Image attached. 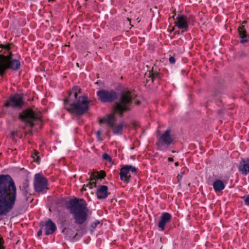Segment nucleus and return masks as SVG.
I'll return each mask as SVG.
<instances>
[{
	"label": "nucleus",
	"instance_id": "nucleus-1",
	"mask_svg": "<svg viewBox=\"0 0 249 249\" xmlns=\"http://www.w3.org/2000/svg\"><path fill=\"white\" fill-rule=\"evenodd\" d=\"M16 203V184L9 175H0V217L6 215Z\"/></svg>",
	"mask_w": 249,
	"mask_h": 249
},
{
	"label": "nucleus",
	"instance_id": "nucleus-2",
	"mask_svg": "<svg viewBox=\"0 0 249 249\" xmlns=\"http://www.w3.org/2000/svg\"><path fill=\"white\" fill-rule=\"evenodd\" d=\"M67 208L72 215L76 224L82 225L87 221L89 210L86 201L83 199H71L67 202Z\"/></svg>",
	"mask_w": 249,
	"mask_h": 249
},
{
	"label": "nucleus",
	"instance_id": "nucleus-3",
	"mask_svg": "<svg viewBox=\"0 0 249 249\" xmlns=\"http://www.w3.org/2000/svg\"><path fill=\"white\" fill-rule=\"evenodd\" d=\"M14 47L13 43L0 44V75H2L7 69L16 70V59L12 57L14 54L12 49Z\"/></svg>",
	"mask_w": 249,
	"mask_h": 249
},
{
	"label": "nucleus",
	"instance_id": "nucleus-4",
	"mask_svg": "<svg viewBox=\"0 0 249 249\" xmlns=\"http://www.w3.org/2000/svg\"><path fill=\"white\" fill-rule=\"evenodd\" d=\"M136 94L133 91L125 90L123 91L119 100L116 102L115 110L120 116H123L124 112L130 109L133 101L136 97Z\"/></svg>",
	"mask_w": 249,
	"mask_h": 249
},
{
	"label": "nucleus",
	"instance_id": "nucleus-5",
	"mask_svg": "<svg viewBox=\"0 0 249 249\" xmlns=\"http://www.w3.org/2000/svg\"><path fill=\"white\" fill-rule=\"evenodd\" d=\"M70 106H65V108L70 113L82 115L89 109V101L86 96H80L68 103Z\"/></svg>",
	"mask_w": 249,
	"mask_h": 249
},
{
	"label": "nucleus",
	"instance_id": "nucleus-6",
	"mask_svg": "<svg viewBox=\"0 0 249 249\" xmlns=\"http://www.w3.org/2000/svg\"><path fill=\"white\" fill-rule=\"evenodd\" d=\"M41 114L31 109H26L19 113L18 118L27 125L33 127L41 122Z\"/></svg>",
	"mask_w": 249,
	"mask_h": 249
},
{
	"label": "nucleus",
	"instance_id": "nucleus-7",
	"mask_svg": "<svg viewBox=\"0 0 249 249\" xmlns=\"http://www.w3.org/2000/svg\"><path fill=\"white\" fill-rule=\"evenodd\" d=\"M96 94L98 99L103 103H112L118 97V93L113 89H100Z\"/></svg>",
	"mask_w": 249,
	"mask_h": 249
},
{
	"label": "nucleus",
	"instance_id": "nucleus-8",
	"mask_svg": "<svg viewBox=\"0 0 249 249\" xmlns=\"http://www.w3.org/2000/svg\"><path fill=\"white\" fill-rule=\"evenodd\" d=\"M171 133V129L167 128L165 131L160 136L158 141L157 142L158 150L162 151L164 150V148L168 147L173 143L174 139L172 137Z\"/></svg>",
	"mask_w": 249,
	"mask_h": 249
},
{
	"label": "nucleus",
	"instance_id": "nucleus-9",
	"mask_svg": "<svg viewBox=\"0 0 249 249\" xmlns=\"http://www.w3.org/2000/svg\"><path fill=\"white\" fill-rule=\"evenodd\" d=\"M47 186L48 180L41 173H37L35 175L34 187L36 192L44 193V191L48 189Z\"/></svg>",
	"mask_w": 249,
	"mask_h": 249
},
{
	"label": "nucleus",
	"instance_id": "nucleus-10",
	"mask_svg": "<svg viewBox=\"0 0 249 249\" xmlns=\"http://www.w3.org/2000/svg\"><path fill=\"white\" fill-rule=\"evenodd\" d=\"M189 22V19L187 16L178 14L177 16L175 24L178 29L183 30L182 32H183L188 31Z\"/></svg>",
	"mask_w": 249,
	"mask_h": 249
},
{
	"label": "nucleus",
	"instance_id": "nucleus-11",
	"mask_svg": "<svg viewBox=\"0 0 249 249\" xmlns=\"http://www.w3.org/2000/svg\"><path fill=\"white\" fill-rule=\"evenodd\" d=\"M10 109L15 111L16 109V94L11 95L4 102L3 110L10 114Z\"/></svg>",
	"mask_w": 249,
	"mask_h": 249
},
{
	"label": "nucleus",
	"instance_id": "nucleus-12",
	"mask_svg": "<svg viewBox=\"0 0 249 249\" xmlns=\"http://www.w3.org/2000/svg\"><path fill=\"white\" fill-rule=\"evenodd\" d=\"M29 184V179H26V180H23L19 186L20 191L24 196V199L26 201L30 200L29 198L31 196Z\"/></svg>",
	"mask_w": 249,
	"mask_h": 249
},
{
	"label": "nucleus",
	"instance_id": "nucleus-13",
	"mask_svg": "<svg viewBox=\"0 0 249 249\" xmlns=\"http://www.w3.org/2000/svg\"><path fill=\"white\" fill-rule=\"evenodd\" d=\"M27 99L25 94L17 92V110L22 109L27 106Z\"/></svg>",
	"mask_w": 249,
	"mask_h": 249
},
{
	"label": "nucleus",
	"instance_id": "nucleus-14",
	"mask_svg": "<svg viewBox=\"0 0 249 249\" xmlns=\"http://www.w3.org/2000/svg\"><path fill=\"white\" fill-rule=\"evenodd\" d=\"M81 91V89L77 86H74L72 88V91L71 92L68 97L64 101V105L68 104V103L71 102L72 100L78 97V94L80 93Z\"/></svg>",
	"mask_w": 249,
	"mask_h": 249
},
{
	"label": "nucleus",
	"instance_id": "nucleus-15",
	"mask_svg": "<svg viewBox=\"0 0 249 249\" xmlns=\"http://www.w3.org/2000/svg\"><path fill=\"white\" fill-rule=\"evenodd\" d=\"M172 215L170 213L164 212L160 216V220L158 223V226L161 229V231H163L165 229V224L171 221Z\"/></svg>",
	"mask_w": 249,
	"mask_h": 249
},
{
	"label": "nucleus",
	"instance_id": "nucleus-16",
	"mask_svg": "<svg viewBox=\"0 0 249 249\" xmlns=\"http://www.w3.org/2000/svg\"><path fill=\"white\" fill-rule=\"evenodd\" d=\"M238 168L242 174L247 175L249 173V159H242Z\"/></svg>",
	"mask_w": 249,
	"mask_h": 249
},
{
	"label": "nucleus",
	"instance_id": "nucleus-17",
	"mask_svg": "<svg viewBox=\"0 0 249 249\" xmlns=\"http://www.w3.org/2000/svg\"><path fill=\"white\" fill-rule=\"evenodd\" d=\"M29 172L24 168L17 167V178L18 181H23L29 179Z\"/></svg>",
	"mask_w": 249,
	"mask_h": 249
},
{
	"label": "nucleus",
	"instance_id": "nucleus-18",
	"mask_svg": "<svg viewBox=\"0 0 249 249\" xmlns=\"http://www.w3.org/2000/svg\"><path fill=\"white\" fill-rule=\"evenodd\" d=\"M244 27V25H241L238 29V35L240 38V42L242 44L249 41V36L247 35V31Z\"/></svg>",
	"mask_w": 249,
	"mask_h": 249
},
{
	"label": "nucleus",
	"instance_id": "nucleus-19",
	"mask_svg": "<svg viewBox=\"0 0 249 249\" xmlns=\"http://www.w3.org/2000/svg\"><path fill=\"white\" fill-rule=\"evenodd\" d=\"M45 233L48 235L53 234L56 230V227L54 223L50 219H48L45 224Z\"/></svg>",
	"mask_w": 249,
	"mask_h": 249
},
{
	"label": "nucleus",
	"instance_id": "nucleus-20",
	"mask_svg": "<svg viewBox=\"0 0 249 249\" xmlns=\"http://www.w3.org/2000/svg\"><path fill=\"white\" fill-rule=\"evenodd\" d=\"M108 187L105 185H101L97 190L96 195L99 199H105L107 197Z\"/></svg>",
	"mask_w": 249,
	"mask_h": 249
},
{
	"label": "nucleus",
	"instance_id": "nucleus-21",
	"mask_svg": "<svg viewBox=\"0 0 249 249\" xmlns=\"http://www.w3.org/2000/svg\"><path fill=\"white\" fill-rule=\"evenodd\" d=\"M116 122V118L114 114H109L100 121V124H107L110 127H113Z\"/></svg>",
	"mask_w": 249,
	"mask_h": 249
},
{
	"label": "nucleus",
	"instance_id": "nucleus-22",
	"mask_svg": "<svg viewBox=\"0 0 249 249\" xmlns=\"http://www.w3.org/2000/svg\"><path fill=\"white\" fill-rule=\"evenodd\" d=\"M129 172V171L127 165L123 167L120 170V178L122 181L126 183L129 181V177L127 176Z\"/></svg>",
	"mask_w": 249,
	"mask_h": 249
},
{
	"label": "nucleus",
	"instance_id": "nucleus-23",
	"mask_svg": "<svg viewBox=\"0 0 249 249\" xmlns=\"http://www.w3.org/2000/svg\"><path fill=\"white\" fill-rule=\"evenodd\" d=\"M213 188L215 192H220L225 188V184L223 181L220 179L215 180L212 184Z\"/></svg>",
	"mask_w": 249,
	"mask_h": 249
},
{
	"label": "nucleus",
	"instance_id": "nucleus-24",
	"mask_svg": "<svg viewBox=\"0 0 249 249\" xmlns=\"http://www.w3.org/2000/svg\"><path fill=\"white\" fill-rule=\"evenodd\" d=\"M124 125V122H121L116 126L114 125L113 127H111L113 133L115 135L122 134Z\"/></svg>",
	"mask_w": 249,
	"mask_h": 249
},
{
	"label": "nucleus",
	"instance_id": "nucleus-25",
	"mask_svg": "<svg viewBox=\"0 0 249 249\" xmlns=\"http://www.w3.org/2000/svg\"><path fill=\"white\" fill-rule=\"evenodd\" d=\"M145 76H146V77H148L149 78V80L146 79V80L147 81L151 80L152 82H153L154 80H155L156 79H158V80H160V79H161L160 74L158 72H151V71H149L148 73H145Z\"/></svg>",
	"mask_w": 249,
	"mask_h": 249
},
{
	"label": "nucleus",
	"instance_id": "nucleus-26",
	"mask_svg": "<svg viewBox=\"0 0 249 249\" xmlns=\"http://www.w3.org/2000/svg\"><path fill=\"white\" fill-rule=\"evenodd\" d=\"M7 125L8 129L11 131V137L14 139L15 137V131L14 130H12V129L13 128H14V121L8 120L7 121Z\"/></svg>",
	"mask_w": 249,
	"mask_h": 249
},
{
	"label": "nucleus",
	"instance_id": "nucleus-27",
	"mask_svg": "<svg viewBox=\"0 0 249 249\" xmlns=\"http://www.w3.org/2000/svg\"><path fill=\"white\" fill-rule=\"evenodd\" d=\"M101 223V222L99 220H95L94 222H92L90 224V231L91 232H93L94 230L96 228L97 226Z\"/></svg>",
	"mask_w": 249,
	"mask_h": 249
},
{
	"label": "nucleus",
	"instance_id": "nucleus-28",
	"mask_svg": "<svg viewBox=\"0 0 249 249\" xmlns=\"http://www.w3.org/2000/svg\"><path fill=\"white\" fill-rule=\"evenodd\" d=\"M127 166L128 167V169L129 170V171H131L132 173H136L137 170V168L136 167H135V166H133L131 165H127Z\"/></svg>",
	"mask_w": 249,
	"mask_h": 249
},
{
	"label": "nucleus",
	"instance_id": "nucleus-29",
	"mask_svg": "<svg viewBox=\"0 0 249 249\" xmlns=\"http://www.w3.org/2000/svg\"><path fill=\"white\" fill-rule=\"evenodd\" d=\"M242 199L244 200L245 204L246 205H249V195L243 196Z\"/></svg>",
	"mask_w": 249,
	"mask_h": 249
},
{
	"label": "nucleus",
	"instance_id": "nucleus-30",
	"mask_svg": "<svg viewBox=\"0 0 249 249\" xmlns=\"http://www.w3.org/2000/svg\"><path fill=\"white\" fill-rule=\"evenodd\" d=\"M103 159L104 160H106L108 161H110L111 160V158L110 156L106 153L103 154Z\"/></svg>",
	"mask_w": 249,
	"mask_h": 249
},
{
	"label": "nucleus",
	"instance_id": "nucleus-31",
	"mask_svg": "<svg viewBox=\"0 0 249 249\" xmlns=\"http://www.w3.org/2000/svg\"><path fill=\"white\" fill-rule=\"evenodd\" d=\"M90 181L89 182V184L91 186H96V181L95 179L94 178H92V176L90 177Z\"/></svg>",
	"mask_w": 249,
	"mask_h": 249
},
{
	"label": "nucleus",
	"instance_id": "nucleus-32",
	"mask_svg": "<svg viewBox=\"0 0 249 249\" xmlns=\"http://www.w3.org/2000/svg\"><path fill=\"white\" fill-rule=\"evenodd\" d=\"M169 61L170 63L174 64L176 62V60L174 56H170L169 58Z\"/></svg>",
	"mask_w": 249,
	"mask_h": 249
},
{
	"label": "nucleus",
	"instance_id": "nucleus-33",
	"mask_svg": "<svg viewBox=\"0 0 249 249\" xmlns=\"http://www.w3.org/2000/svg\"><path fill=\"white\" fill-rule=\"evenodd\" d=\"M0 249H4V247H3V239L0 235Z\"/></svg>",
	"mask_w": 249,
	"mask_h": 249
},
{
	"label": "nucleus",
	"instance_id": "nucleus-34",
	"mask_svg": "<svg viewBox=\"0 0 249 249\" xmlns=\"http://www.w3.org/2000/svg\"><path fill=\"white\" fill-rule=\"evenodd\" d=\"M21 63L19 60L17 59V70L19 69Z\"/></svg>",
	"mask_w": 249,
	"mask_h": 249
},
{
	"label": "nucleus",
	"instance_id": "nucleus-35",
	"mask_svg": "<svg viewBox=\"0 0 249 249\" xmlns=\"http://www.w3.org/2000/svg\"><path fill=\"white\" fill-rule=\"evenodd\" d=\"M100 135H101V131H100V130H98L96 132V136H97V138H98V140H101Z\"/></svg>",
	"mask_w": 249,
	"mask_h": 249
},
{
	"label": "nucleus",
	"instance_id": "nucleus-36",
	"mask_svg": "<svg viewBox=\"0 0 249 249\" xmlns=\"http://www.w3.org/2000/svg\"><path fill=\"white\" fill-rule=\"evenodd\" d=\"M105 177V173L104 172H102L99 175V177L101 178H103Z\"/></svg>",
	"mask_w": 249,
	"mask_h": 249
},
{
	"label": "nucleus",
	"instance_id": "nucleus-37",
	"mask_svg": "<svg viewBox=\"0 0 249 249\" xmlns=\"http://www.w3.org/2000/svg\"><path fill=\"white\" fill-rule=\"evenodd\" d=\"M25 208L24 207H23L21 208V209L20 210V212L18 213V214H21L25 212Z\"/></svg>",
	"mask_w": 249,
	"mask_h": 249
},
{
	"label": "nucleus",
	"instance_id": "nucleus-38",
	"mask_svg": "<svg viewBox=\"0 0 249 249\" xmlns=\"http://www.w3.org/2000/svg\"><path fill=\"white\" fill-rule=\"evenodd\" d=\"M42 233V231L41 229L39 230L38 231H37V236L39 237L40 236V235H41Z\"/></svg>",
	"mask_w": 249,
	"mask_h": 249
},
{
	"label": "nucleus",
	"instance_id": "nucleus-39",
	"mask_svg": "<svg viewBox=\"0 0 249 249\" xmlns=\"http://www.w3.org/2000/svg\"><path fill=\"white\" fill-rule=\"evenodd\" d=\"M168 160L169 162H172V161H173V159L172 158L169 157L168 158Z\"/></svg>",
	"mask_w": 249,
	"mask_h": 249
},
{
	"label": "nucleus",
	"instance_id": "nucleus-40",
	"mask_svg": "<svg viewBox=\"0 0 249 249\" xmlns=\"http://www.w3.org/2000/svg\"><path fill=\"white\" fill-rule=\"evenodd\" d=\"M175 166H178V162H176V163H175Z\"/></svg>",
	"mask_w": 249,
	"mask_h": 249
},
{
	"label": "nucleus",
	"instance_id": "nucleus-41",
	"mask_svg": "<svg viewBox=\"0 0 249 249\" xmlns=\"http://www.w3.org/2000/svg\"><path fill=\"white\" fill-rule=\"evenodd\" d=\"M247 23V21H244L242 23V25H243L244 24H246Z\"/></svg>",
	"mask_w": 249,
	"mask_h": 249
},
{
	"label": "nucleus",
	"instance_id": "nucleus-42",
	"mask_svg": "<svg viewBox=\"0 0 249 249\" xmlns=\"http://www.w3.org/2000/svg\"><path fill=\"white\" fill-rule=\"evenodd\" d=\"M175 34H179V31H176V32H175Z\"/></svg>",
	"mask_w": 249,
	"mask_h": 249
},
{
	"label": "nucleus",
	"instance_id": "nucleus-43",
	"mask_svg": "<svg viewBox=\"0 0 249 249\" xmlns=\"http://www.w3.org/2000/svg\"><path fill=\"white\" fill-rule=\"evenodd\" d=\"M178 178H181V176L178 175Z\"/></svg>",
	"mask_w": 249,
	"mask_h": 249
},
{
	"label": "nucleus",
	"instance_id": "nucleus-44",
	"mask_svg": "<svg viewBox=\"0 0 249 249\" xmlns=\"http://www.w3.org/2000/svg\"><path fill=\"white\" fill-rule=\"evenodd\" d=\"M19 241V240H18V241H17L16 242V244H18V242Z\"/></svg>",
	"mask_w": 249,
	"mask_h": 249
}]
</instances>
